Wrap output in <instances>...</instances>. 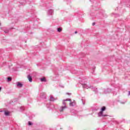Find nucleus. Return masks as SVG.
Wrapping results in <instances>:
<instances>
[{
	"mask_svg": "<svg viewBox=\"0 0 130 130\" xmlns=\"http://www.w3.org/2000/svg\"><path fill=\"white\" fill-rule=\"evenodd\" d=\"M0 25H1V23H0Z\"/></svg>",
	"mask_w": 130,
	"mask_h": 130,
	"instance_id": "24",
	"label": "nucleus"
},
{
	"mask_svg": "<svg viewBox=\"0 0 130 130\" xmlns=\"http://www.w3.org/2000/svg\"><path fill=\"white\" fill-rule=\"evenodd\" d=\"M33 124V123H32L31 121L28 122V125H32Z\"/></svg>",
	"mask_w": 130,
	"mask_h": 130,
	"instance_id": "14",
	"label": "nucleus"
},
{
	"mask_svg": "<svg viewBox=\"0 0 130 130\" xmlns=\"http://www.w3.org/2000/svg\"><path fill=\"white\" fill-rule=\"evenodd\" d=\"M66 108H67V106H66L61 107L59 110L60 112H62V111L66 109Z\"/></svg>",
	"mask_w": 130,
	"mask_h": 130,
	"instance_id": "6",
	"label": "nucleus"
},
{
	"mask_svg": "<svg viewBox=\"0 0 130 130\" xmlns=\"http://www.w3.org/2000/svg\"><path fill=\"white\" fill-rule=\"evenodd\" d=\"M2 91V87H0V92Z\"/></svg>",
	"mask_w": 130,
	"mask_h": 130,
	"instance_id": "21",
	"label": "nucleus"
},
{
	"mask_svg": "<svg viewBox=\"0 0 130 130\" xmlns=\"http://www.w3.org/2000/svg\"><path fill=\"white\" fill-rule=\"evenodd\" d=\"M77 33H78V31H75V34H77Z\"/></svg>",
	"mask_w": 130,
	"mask_h": 130,
	"instance_id": "20",
	"label": "nucleus"
},
{
	"mask_svg": "<svg viewBox=\"0 0 130 130\" xmlns=\"http://www.w3.org/2000/svg\"><path fill=\"white\" fill-rule=\"evenodd\" d=\"M57 32H60L61 31H62V28L61 27H59L57 29Z\"/></svg>",
	"mask_w": 130,
	"mask_h": 130,
	"instance_id": "11",
	"label": "nucleus"
},
{
	"mask_svg": "<svg viewBox=\"0 0 130 130\" xmlns=\"http://www.w3.org/2000/svg\"><path fill=\"white\" fill-rule=\"evenodd\" d=\"M67 95H72V93H69V92L67 93Z\"/></svg>",
	"mask_w": 130,
	"mask_h": 130,
	"instance_id": "18",
	"label": "nucleus"
},
{
	"mask_svg": "<svg viewBox=\"0 0 130 130\" xmlns=\"http://www.w3.org/2000/svg\"><path fill=\"white\" fill-rule=\"evenodd\" d=\"M62 104L64 105V106H67V103H66V101H63Z\"/></svg>",
	"mask_w": 130,
	"mask_h": 130,
	"instance_id": "15",
	"label": "nucleus"
},
{
	"mask_svg": "<svg viewBox=\"0 0 130 130\" xmlns=\"http://www.w3.org/2000/svg\"><path fill=\"white\" fill-rule=\"evenodd\" d=\"M40 80L41 82H47L46 78H45V77L41 78Z\"/></svg>",
	"mask_w": 130,
	"mask_h": 130,
	"instance_id": "10",
	"label": "nucleus"
},
{
	"mask_svg": "<svg viewBox=\"0 0 130 130\" xmlns=\"http://www.w3.org/2000/svg\"><path fill=\"white\" fill-rule=\"evenodd\" d=\"M4 32H5V33L8 34V33H9V30H5Z\"/></svg>",
	"mask_w": 130,
	"mask_h": 130,
	"instance_id": "17",
	"label": "nucleus"
},
{
	"mask_svg": "<svg viewBox=\"0 0 130 130\" xmlns=\"http://www.w3.org/2000/svg\"><path fill=\"white\" fill-rule=\"evenodd\" d=\"M70 106L73 107V106H75V105H76V101H74L72 102H70L69 104Z\"/></svg>",
	"mask_w": 130,
	"mask_h": 130,
	"instance_id": "5",
	"label": "nucleus"
},
{
	"mask_svg": "<svg viewBox=\"0 0 130 130\" xmlns=\"http://www.w3.org/2000/svg\"><path fill=\"white\" fill-rule=\"evenodd\" d=\"M7 81H8V82H11V81H12V78H11V77H8V78H7Z\"/></svg>",
	"mask_w": 130,
	"mask_h": 130,
	"instance_id": "13",
	"label": "nucleus"
},
{
	"mask_svg": "<svg viewBox=\"0 0 130 130\" xmlns=\"http://www.w3.org/2000/svg\"><path fill=\"white\" fill-rule=\"evenodd\" d=\"M16 85L18 88H22L23 87V84L20 82H17Z\"/></svg>",
	"mask_w": 130,
	"mask_h": 130,
	"instance_id": "3",
	"label": "nucleus"
},
{
	"mask_svg": "<svg viewBox=\"0 0 130 130\" xmlns=\"http://www.w3.org/2000/svg\"><path fill=\"white\" fill-rule=\"evenodd\" d=\"M52 14H53V10L52 9L49 10V11H48V15H49H49L51 16L52 15Z\"/></svg>",
	"mask_w": 130,
	"mask_h": 130,
	"instance_id": "8",
	"label": "nucleus"
},
{
	"mask_svg": "<svg viewBox=\"0 0 130 130\" xmlns=\"http://www.w3.org/2000/svg\"><path fill=\"white\" fill-rule=\"evenodd\" d=\"M95 22H93L92 23V26H94L95 25Z\"/></svg>",
	"mask_w": 130,
	"mask_h": 130,
	"instance_id": "19",
	"label": "nucleus"
},
{
	"mask_svg": "<svg viewBox=\"0 0 130 130\" xmlns=\"http://www.w3.org/2000/svg\"><path fill=\"white\" fill-rule=\"evenodd\" d=\"M10 29H14V28L12 27V28H11Z\"/></svg>",
	"mask_w": 130,
	"mask_h": 130,
	"instance_id": "22",
	"label": "nucleus"
},
{
	"mask_svg": "<svg viewBox=\"0 0 130 130\" xmlns=\"http://www.w3.org/2000/svg\"><path fill=\"white\" fill-rule=\"evenodd\" d=\"M27 79L29 80V82H30V83L32 82V76H31V75H28L27 76Z\"/></svg>",
	"mask_w": 130,
	"mask_h": 130,
	"instance_id": "7",
	"label": "nucleus"
},
{
	"mask_svg": "<svg viewBox=\"0 0 130 130\" xmlns=\"http://www.w3.org/2000/svg\"><path fill=\"white\" fill-rule=\"evenodd\" d=\"M106 110V107L103 106L101 108V111L98 113V115L99 117H105L106 116H108V115L103 114L104 111Z\"/></svg>",
	"mask_w": 130,
	"mask_h": 130,
	"instance_id": "1",
	"label": "nucleus"
},
{
	"mask_svg": "<svg viewBox=\"0 0 130 130\" xmlns=\"http://www.w3.org/2000/svg\"><path fill=\"white\" fill-rule=\"evenodd\" d=\"M81 101L82 102V103H83V105H85V102H84V99H82Z\"/></svg>",
	"mask_w": 130,
	"mask_h": 130,
	"instance_id": "16",
	"label": "nucleus"
},
{
	"mask_svg": "<svg viewBox=\"0 0 130 130\" xmlns=\"http://www.w3.org/2000/svg\"><path fill=\"white\" fill-rule=\"evenodd\" d=\"M63 101H69L70 102H72V100L71 99H67L66 100H63Z\"/></svg>",
	"mask_w": 130,
	"mask_h": 130,
	"instance_id": "12",
	"label": "nucleus"
},
{
	"mask_svg": "<svg viewBox=\"0 0 130 130\" xmlns=\"http://www.w3.org/2000/svg\"><path fill=\"white\" fill-rule=\"evenodd\" d=\"M83 88H86V89H89L90 88L91 89V90H92L93 91V92H95V94H97V93H98V90L97 89V88L95 87H93V86H88L86 84H82Z\"/></svg>",
	"mask_w": 130,
	"mask_h": 130,
	"instance_id": "2",
	"label": "nucleus"
},
{
	"mask_svg": "<svg viewBox=\"0 0 130 130\" xmlns=\"http://www.w3.org/2000/svg\"><path fill=\"white\" fill-rule=\"evenodd\" d=\"M4 114L6 116H9L10 115V112L8 111H4Z\"/></svg>",
	"mask_w": 130,
	"mask_h": 130,
	"instance_id": "9",
	"label": "nucleus"
},
{
	"mask_svg": "<svg viewBox=\"0 0 130 130\" xmlns=\"http://www.w3.org/2000/svg\"><path fill=\"white\" fill-rule=\"evenodd\" d=\"M129 95H130V91H129Z\"/></svg>",
	"mask_w": 130,
	"mask_h": 130,
	"instance_id": "23",
	"label": "nucleus"
},
{
	"mask_svg": "<svg viewBox=\"0 0 130 130\" xmlns=\"http://www.w3.org/2000/svg\"><path fill=\"white\" fill-rule=\"evenodd\" d=\"M57 100V98H54L52 95H50V101L52 102H54V101H55Z\"/></svg>",
	"mask_w": 130,
	"mask_h": 130,
	"instance_id": "4",
	"label": "nucleus"
}]
</instances>
